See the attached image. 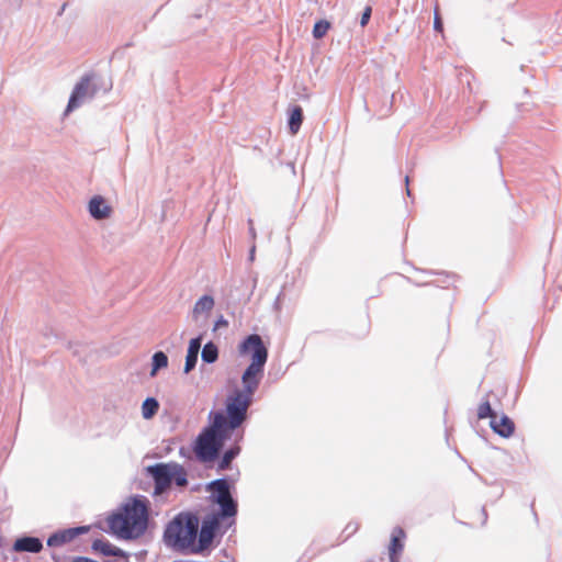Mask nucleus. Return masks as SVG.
Masks as SVG:
<instances>
[{
    "label": "nucleus",
    "mask_w": 562,
    "mask_h": 562,
    "mask_svg": "<svg viewBox=\"0 0 562 562\" xmlns=\"http://www.w3.org/2000/svg\"><path fill=\"white\" fill-rule=\"evenodd\" d=\"M148 524V501L136 496L126 502L121 510L108 518L110 531L121 539H136L144 535Z\"/></svg>",
    "instance_id": "nucleus-1"
},
{
    "label": "nucleus",
    "mask_w": 562,
    "mask_h": 562,
    "mask_svg": "<svg viewBox=\"0 0 562 562\" xmlns=\"http://www.w3.org/2000/svg\"><path fill=\"white\" fill-rule=\"evenodd\" d=\"M227 436L226 416L222 412L213 414L212 424L198 436L194 452L199 461L209 463L214 461Z\"/></svg>",
    "instance_id": "nucleus-2"
},
{
    "label": "nucleus",
    "mask_w": 562,
    "mask_h": 562,
    "mask_svg": "<svg viewBox=\"0 0 562 562\" xmlns=\"http://www.w3.org/2000/svg\"><path fill=\"white\" fill-rule=\"evenodd\" d=\"M240 356H250L251 362L241 375V382H256L260 384L263 368L268 359V349L262 338L257 334L247 336L239 345Z\"/></svg>",
    "instance_id": "nucleus-3"
},
{
    "label": "nucleus",
    "mask_w": 562,
    "mask_h": 562,
    "mask_svg": "<svg viewBox=\"0 0 562 562\" xmlns=\"http://www.w3.org/2000/svg\"><path fill=\"white\" fill-rule=\"evenodd\" d=\"M199 520L193 515H179L165 530V541L176 550L191 548L196 539Z\"/></svg>",
    "instance_id": "nucleus-4"
},
{
    "label": "nucleus",
    "mask_w": 562,
    "mask_h": 562,
    "mask_svg": "<svg viewBox=\"0 0 562 562\" xmlns=\"http://www.w3.org/2000/svg\"><path fill=\"white\" fill-rule=\"evenodd\" d=\"M243 390L236 392L227 398V431L238 428L247 417V409L252 403V395L257 391L259 383L241 382Z\"/></svg>",
    "instance_id": "nucleus-5"
},
{
    "label": "nucleus",
    "mask_w": 562,
    "mask_h": 562,
    "mask_svg": "<svg viewBox=\"0 0 562 562\" xmlns=\"http://www.w3.org/2000/svg\"><path fill=\"white\" fill-rule=\"evenodd\" d=\"M206 490L211 492V499L220 506L214 515L222 519L234 518L237 514V502L231 494L228 481L224 477L210 482Z\"/></svg>",
    "instance_id": "nucleus-6"
},
{
    "label": "nucleus",
    "mask_w": 562,
    "mask_h": 562,
    "mask_svg": "<svg viewBox=\"0 0 562 562\" xmlns=\"http://www.w3.org/2000/svg\"><path fill=\"white\" fill-rule=\"evenodd\" d=\"M97 91L98 87L91 81V77H82L70 94L65 114L72 112L87 101L91 100L95 95Z\"/></svg>",
    "instance_id": "nucleus-7"
},
{
    "label": "nucleus",
    "mask_w": 562,
    "mask_h": 562,
    "mask_svg": "<svg viewBox=\"0 0 562 562\" xmlns=\"http://www.w3.org/2000/svg\"><path fill=\"white\" fill-rule=\"evenodd\" d=\"M173 463H157L147 468L155 482V494L164 493L171 485Z\"/></svg>",
    "instance_id": "nucleus-8"
},
{
    "label": "nucleus",
    "mask_w": 562,
    "mask_h": 562,
    "mask_svg": "<svg viewBox=\"0 0 562 562\" xmlns=\"http://www.w3.org/2000/svg\"><path fill=\"white\" fill-rule=\"evenodd\" d=\"M223 520L218 516L211 514L207 515L201 526V530L199 533V542L201 548H206L211 544L214 539L215 532L220 527V521Z\"/></svg>",
    "instance_id": "nucleus-9"
},
{
    "label": "nucleus",
    "mask_w": 562,
    "mask_h": 562,
    "mask_svg": "<svg viewBox=\"0 0 562 562\" xmlns=\"http://www.w3.org/2000/svg\"><path fill=\"white\" fill-rule=\"evenodd\" d=\"M87 531L88 527L85 526L59 530L48 537L47 546L53 548L61 547Z\"/></svg>",
    "instance_id": "nucleus-10"
},
{
    "label": "nucleus",
    "mask_w": 562,
    "mask_h": 562,
    "mask_svg": "<svg viewBox=\"0 0 562 562\" xmlns=\"http://www.w3.org/2000/svg\"><path fill=\"white\" fill-rule=\"evenodd\" d=\"M88 211L94 220H104L110 216L112 209L101 195H95L89 201Z\"/></svg>",
    "instance_id": "nucleus-11"
},
{
    "label": "nucleus",
    "mask_w": 562,
    "mask_h": 562,
    "mask_svg": "<svg viewBox=\"0 0 562 562\" xmlns=\"http://www.w3.org/2000/svg\"><path fill=\"white\" fill-rule=\"evenodd\" d=\"M43 549L41 539L36 537H22L14 541L13 550L15 552L38 553Z\"/></svg>",
    "instance_id": "nucleus-12"
},
{
    "label": "nucleus",
    "mask_w": 562,
    "mask_h": 562,
    "mask_svg": "<svg viewBox=\"0 0 562 562\" xmlns=\"http://www.w3.org/2000/svg\"><path fill=\"white\" fill-rule=\"evenodd\" d=\"M215 305L214 299L211 295L201 296L194 304L192 310V318L198 322L202 316L207 317Z\"/></svg>",
    "instance_id": "nucleus-13"
},
{
    "label": "nucleus",
    "mask_w": 562,
    "mask_h": 562,
    "mask_svg": "<svg viewBox=\"0 0 562 562\" xmlns=\"http://www.w3.org/2000/svg\"><path fill=\"white\" fill-rule=\"evenodd\" d=\"M490 425H491V428L496 434H498L499 436H502L504 438L510 437L515 430V425H514L513 420L506 415H502L499 419L497 418V415H496L495 418H493L490 422Z\"/></svg>",
    "instance_id": "nucleus-14"
},
{
    "label": "nucleus",
    "mask_w": 562,
    "mask_h": 562,
    "mask_svg": "<svg viewBox=\"0 0 562 562\" xmlns=\"http://www.w3.org/2000/svg\"><path fill=\"white\" fill-rule=\"evenodd\" d=\"M202 337L192 338L189 342L186 363H184V373H189L194 369L198 362L199 352L201 349Z\"/></svg>",
    "instance_id": "nucleus-15"
},
{
    "label": "nucleus",
    "mask_w": 562,
    "mask_h": 562,
    "mask_svg": "<svg viewBox=\"0 0 562 562\" xmlns=\"http://www.w3.org/2000/svg\"><path fill=\"white\" fill-rule=\"evenodd\" d=\"M92 548L97 551H100L105 557H123L124 552L114 546H112L110 542L104 540H94L92 543Z\"/></svg>",
    "instance_id": "nucleus-16"
},
{
    "label": "nucleus",
    "mask_w": 562,
    "mask_h": 562,
    "mask_svg": "<svg viewBox=\"0 0 562 562\" xmlns=\"http://www.w3.org/2000/svg\"><path fill=\"white\" fill-rule=\"evenodd\" d=\"M404 537V531L401 528H395L392 533L391 544H390V560L391 562L396 561V555L403 550L402 538Z\"/></svg>",
    "instance_id": "nucleus-17"
},
{
    "label": "nucleus",
    "mask_w": 562,
    "mask_h": 562,
    "mask_svg": "<svg viewBox=\"0 0 562 562\" xmlns=\"http://www.w3.org/2000/svg\"><path fill=\"white\" fill-rule=\"evenodd\" d=\"M240 448L234 446L227 449L217 464V471H225L231 467L232 461L239 454Z\"/></svg>",
    "instance_id": "nucleus-18"
},
{
    "label": "nucleus",
    "mask_w": 562,
    "mask_h": 562,
    "mask_svg": "<svg viewBox=\"0 0 562 562\" xmlns=\"http://www.w3.org/2000/svg\"><path fill=\"white\" fill-rule=\"evenodd\" d=\"M303 122V111L300 106H295L292 109V112L289 117V130L291 134H296Z\"/></svg>",
    "instance_id": "nucleus-19"
},
{
    "label": "nucleus",
    "mask_w": 562,
    "mask_h": 562,
    "mask_svg": "<svg viewBox=\"0 0 562 562\" xmlns=\"http://www.w3.org/2000/svg\"><path fill=\"white\" fill-rule=\"evenodd\" d=\"M159 409V403L154 397H147L142 404V415L145 419L154 417Z\"/></svg>",
    "instance_id": "nucleus-20"
},
{
    "label": "nucleus",
    "mask_w": 562,
    "mask_h": 562,
    "mask_svg": "<svg viewBox=\"0 0 562 562\" xmlns=\"http://www.w3.org/2000/svg\"><path fill=\"white\" fill-rule=\"evenodd\" d=\"M201 358L206 363H214L218 358V349L216 345L212 341L204 345Z\"/></svg>",
    "instance_id": "nucleus-21"
},
{
    "label": "nucleus",
    "mask_w": 562,
    "mask_h": 562,
    "mask_svg": "<svg viewBox=\"0 0 562 562\" xmlns=\"http://www.w3.org/2000/svg\"><path fill=\"white\" fill-rule=\"evenodd\" d=\"M175 482V484L179 487H183L188 484L187 480V471L184 468L178 463H173V470L171 475V483Z\"/></svg>",
    "instance_id": "nucleus-22"
},
{
    "label": "nucleus",
    "mask_w": 562,
    "mask_h": 562,
    "mask_svg": "<svg viewBox=\"0 0 562 562\" xmlns=\"http://www.w3.org/2000/svg\"><path fill=\"white\" fill-rule=\"evenodd\" d=\"M168 366V357L162 351H157L153 356V368L150 371V376H155L158 370L166 368Z\"/></svg>",
    "instance_id": "nucleus-23"
},
{
    "label": "nucleus",
    "mask_w": 562,
    "mask_h": 562,
    "mask_svg": "<svg viewBox=\"0 0 562 562\" xmlns=\"http://www.w3.org/2000/svg\"><path fill=\"white\" fill-rule=\"evenodd\" d=\"M495 416H496V413L492 409L490 401L487 398L479 405L477 417L480 419H484V418L488 417L492 420L493 418H495Z\"/></svg>",
    "instance_id": "nucleus-24"
},
{
    "label": "nucleus",
    "mask_w": 562,
    "mask_h": 562,
    "mask_svg": "<svg viewBox=\"0 0 562 562\" xmlns=\"http://www.w3.org/2000/svg\"><path fill=\"white\" fill-rule=\"evenodd\" d=\"M329 27H330V23L326 20H321V21L316 22L313 27V36L316 40L324 37L325 34L327 33V31L329 30Z\"/></svg>",
    "instance_id": "nucleus-25"
},
{
    "label": "nucleus",
    "mask_w": 562,
    "mask_h": 562,
    "mask_svg": "<svg viewBox=\"0 0 562 562\" xmlns=\"http://www.w3.org/2000/svg\"><path fill=\"white\" fill-rule=\"evenodd\" d=\"M359 528V524L356 522V521H350L346 525L345 529H344V532L346 533V538H349L350 536H352Z\"/></svg>",
    "instance_id": "nucleus-26"
},
{
    "label": "nucleus",
    "mask_w": 562,
    "mask_h": 562,
    "mask_svg": "<svg viewBox=\"0 0 562 562\" xmlns=\"http://www.w3.org/2000/svg\"><path fill=\"white\" fill-rule=\"evenodd\" d=\"M371 13H372V9L371 7H367L363 12H362V15H361V19H360V25L362 27H364L369 21H370V18H371Z\"/></svg>",
    "instance_id": "nucleus-27"
},
{
    "label": "nucleus",
    "mask_w": 562,
    "mask_h": 562,
    "mask_svg": "<svg viewBox=\"0 0 562 562\" xmlns=\"http://www.w3.org/2000/svg\"><path fill=\"white\" fill-rule=\"evenodd\" d=\"M227 326H228V322L225 319V317L223 315H220L214 324L213 330L215 331L222 327H227Z\"/></svg>",
    "instance_id": "nucleus-28"
},
{
    "label": "nucleus",
    "mask_w": 562,
    "mask_h": 562,
    "mask_svg": "<svg viewBox=\"0 0 562 562\" xmlns=\"http://www.w3.org/2000/svg\"><path fill=\"white\" fill-rule=\"evenodd\" d=\"M248 232H249V236L252 240H255L257 238V232L255 229V226H254V221L252 218H248Z\"/></svg>",
    "instance_id": "nucleus-29"
},
{
    "label": "nucleus",
    "mask_w": 562,
    "mask_h": 562,
    "mask_svg": "<svg viewBox=\"0 0 562 562\" xmlns=\"http://www.w3.org/2000/svg\"><path fill=\"white\" fill-rule=\"evenodd\" d=\"M434 27L438 32L442 31V22L440 20V16L438 15L437 11L435 12Z\"/></svg>",
    "instance_id": "nucleus-30"
},
{
    "label": "nucleus",
    "mask_w": 562,
    "mask_h": 562,
    "mask_svg": "<svg viewBox=\"0 0 562 562\" xmlns=\"http://www.w3.org/2000/svg\"><path fill=\"white\" fill-rule=\"evenodd\" d=\"M255 252H256V246L252 245L250 250H249V261H254L255 260Z\"/></svg>",
    "instance_id": "nucleus-31"
}]
</instances>
